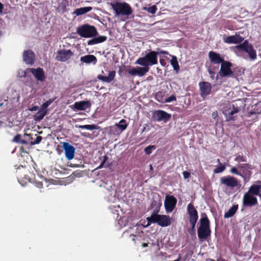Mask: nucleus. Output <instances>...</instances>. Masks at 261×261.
Instances as JSON below:
<instances>
[{"instance_id":"obj_1","label":"nucleus","mask_w":261,"mask_h":261,"mask_svg":"<svg viewBox=\"0 0 261 261\" xmlns=\"http://www.w3.org/2000/svg\"><path fill=\"white\" fill-rule=\"evenodd\" d=\"M146 219L147 223L145 226L146 227H148L151 223H157L162 227H166L172 223V218H170L169 216L158 215L155 211Z\"/></svg>"},{"instance_id":"obj_2","label":"nucleus","mask_w":261,"mask_h":261,"mask_svg":"<svg viewBox=\"0 0 261 261\" xmlns=\"http://www.w3.org/2000/svg\"><path fill=\"white\" fill-rule=\"evenodd\" d=\"M110 5L114 11L115 17L124 16L128 17L133 13L131 7L125 2L111 3Z\"/></svg>"},{"instance_id":"obj_3","label":"nucleus","mask_w":261,"mask_h":261,"mask_svg":"<svg viewBox=\"0 0 261 261\" xmlns=\"http://www.w3.org/2000/svg\"><path fill=\"white\" fill-rule=\"evenodd\" d=\"M159 52L150 51L145 56L139 58L135 64L146 67L149 70V66L158 64V55Z\"/></svg>"},{"instance_id":"obj_4","label":"nucleus","mask_w":261,"mask_h":261,"mask_svg":"<svg viewBox=\"0 0 261 261\" xmlns=\"http://www.w3.org/2000/svg\"><path fill=\"white\" fill-rule=\"evenodd\" d=\"M200 225L197 230L198 237L200 241L206 240L211 235L210 222L206 217L201 218Z\"/></svg>"},{"instance_id":"obj_5","label":"nucleus","mask_w":261,"mask_h":261,"mask_svg":"<svg viewBox=\"0 0 261 261\" xmlns=\"http://www.w3.org/2000/svg\"><path fill=\"white\" fill-rule=\"evenodd\" d=\"M77 34L82 37L90 38L95 36L97 32L94 27L88 24L83 25L77 29Z\"/></svg>"},{"instance_id":"obj_6","label":"nucleus","mask_w":261,"mask_h":261,"mask_svg":"<svg viewBox=\"0 0 261 261\" xmlns=\"http://www.w3.org/2000/svg\"><path fill=\"white\" fill-rule=\"evenodd\" d=\"M237 51L239 53L240 51H245L247 53L250 58L254 60L256 58V51L253 49L252 46L248 44L247 41H245L242 44L236 47Z\"/></svg>"},{"instance_id":"obj_7","label":"nucleus","mask_w":261,"mask_h":261,"mask_svg":"<svg viewBox=\"0 0 261 261\" xmlns=\"http://www.w3.org/2000/svg\"><path fill=\"white\" fill-rule=\"evenodd\" d=\"M171 115L163 110H155L152 113L153 119L157 122L164 121L166 122L171 118Z\"/></svg>"},{"instance_id":"obj_8","label":"nucleus","mask_w":261,"mask_h":261,"mask_svg":"<svg viewBox=\"0 0 261 261\" xmlns=\"http://www.w3.org/2000/svg\"><path fill=\"white\" fill-rule=\"evenodd\" d=\"M220 181L221 184L230 189L237 187L239 185V182L237 178L230 175L221 177Z\"/></svg>"},{"instance_id":"obj_9","label":"nucleus","mask_w":261,"mask_h":261,"mask_svg":"<svg viewBox=\"0 0 261 261\" xmlns=\"http://www.w3.org/2000/svg\"><path fill=\"white\" fill-rule=\"evenodd\" d=\"M73 53L69 49H62L57 51L55 59L60 62H65L69 60Z\"/></svg>"},{"instance_id":"obj_10","label":"nucleus","mask_w":261,"mask_h":261,"mask_svg":"<svg viewBox=\"0 0 261 261\" xmlns=\"http://www.w3.org/2000/svg\"><path fill=\"white\" fill-rule=\"evenodd\" d=\"M177 202L176 199L173 196L167 195L165 197L164 206L167 213L173 211Z\"/></svg>"},{"instance_id":"obj_11","label":"nucleus","mask_w":261,"mask_h":261,"mask_svg":"<svg viewBox=\"0 0 261 261\" xmlns=\"http://www.w3.org/2000/svg\"><path fill=\"white\" fill-rule=\"evenodd\" d=\"M257 203V200L256 197L248 193H245L243 198V204L246 206H252Z\"/></svg>"},{"instance_id":"obj_12","label":"nucleus","mask_w":261,"mask_h":261,"mask_svg":"<svg viewBox=\"0 0 261 261\" xmlns=\"http://www.w3.org/2000/svg\"><path fill=\"white\" fill-rule=\"evenodd\" d=\"M201 96L204 98L209 95L212 89L211 84L206 82H201L199 83Z\"/></svg>"},{"instance_id":"obj_13","label":"nucleus","mask_w":261,"mask_h":261,"mask_svg":"<svg viewBox=\"0 0 261 261\" xmlns=\"http://www.w3.org/2000/svg\"><path fill=\"white\" fill-rule=\"evenodd\" d=\"M63 148L66 159L68 160L73 159L74 156L75 148L68 143L63 142Z\"/></svg>"},{"instance_id":"obj_14","label":"nucleus","mask_w":261,"mask_h":261,"mask_svg":"<svg viewBox=\"0 0 261 261\" xmlns=\"http://www.w3.org/2000/svg\"><path fill=\"white\" fill-rule=\"evenodd\" d=\"M91 103L89 100L80 101L75 102L74 105L70 106L74 111H85L91 107Z\"/></svg>"},{"instance_id":"obj_15","label":"nucleus","mask_w":261,"mask_h":261,"mask_svg":"<svg viewBox=\"0 0 261 261\" xmlns=\"http://www.w3.org/2000/svg\"><path fill=\"white\" fill-rule=\"evenodd\" d=\"M148 72V69L144 66L133 67L128 70V73L130 75L133 76L138 75L140 77L144 76Z\"/></svg>"},{"instance_id":"obj_16","label":"nucleus","mask_w":261,"mask_h":261,"mask_svg":"<svg viewBox=\"0 0 261 261\" xmlns=\"http://www.w3.org/2000/svg\"><path fill=\"white\" fill-rule=\"evenodd\" d=\"M239 112L238 108L236 107L233 105L229 104L226 106L223 110V113L226 117H228L229 119L233 118V115Z\"/></svg>"},{"instance_id":"obj_17","label":"nucleus","mask_w":261,"mask_h":261,"mask_svg":"<svg viewBox=\"0 0 261 261\" xmlns=\"http://www.w3.org/2000/svg\"><path fill=\"white\" fill-rule=\"evenodd\" d=\"M27 71L32 72L35 78L39 81L43 82L45 80V75L43 70L41 68H28Z\"/></svg>"},{"instance_id":"obj_18","label":"nucleus","mask_w":261,"mask_h":261,"mask_svg":"<svg viewBox=\"0 0 261 261\" xmlns=\"http://www.w3.org/2000/svg\"><path fill=\"white\" fill-rule=\"evenodd\" d=\"M231 64L227 62H223L221 64L219 74L221 76H226L232 74V72L230 69Z\"/></svg>"},{"instance_id":"obj_19","label":"nucleus","mask_w":261,"mask_h":261,"mask_svg":"<svg viewBox=\"0 0 261 261\" xmlns=\"http://www.w3.org/2000/svg\"><path fill=\"white\" fill-rule=\"evenodd\" d=\"M244 38L240 36L239 34H236L235 35L224 37V42L227 44H237L242 42Z\"/></svg>"},{"instance_id":"obj_20","label":"nucleus","mask_w":261,"mask_h":261,"mask_svg":"<svg viewBox=\"0 0 261 261\" xmlns=\"http://www.w3.org/2000/svg\"><path fill=\"white\" fill-rule=\"evenodd\" d=\"M23 60L25 64L32 65L35 61V55L31 50L28 49L23 52Z\"/></svg>"},{"instance_id":"obj_21","label":"nucleus","mask_w":261,"mask_h":261,"mask_svg":"<svg viewBox=\"0 0 261 261\" xmlns=\"http://www.w3.org/2000/svg\"><path fill=\"white\" fill-rule=\"evenodd\" d=\"M208 57L211 61L214 64H219L222 63L224 62V60L222 58L219 54H217L213 51H211L208 53Z\"/></svg>"},{"instance_id":"obj_22","label":"nucleus","mask_w":261,"mask_h":261,"mask_svg":"<svg viewBox=\"0 0 261 261\" xmlns=\"http://www.w3.org/2000/svg\"><path fill=\"white\" fill-rule=\"evenodd\" d=\"M115 74V71H109L108 76L98 75L97 79L103 82L109 83L114 80Z\"/></svg>"},{"instance_id":"obj_23","label":"nucleus","mask_w":261,"mask_h":261,"mask_svg":"<svg viewBox=\"0 0 261 261\" xmlns=\"http://www.w3.org/2000/svg\"><path fill=\"white\" fill-rule=\"evenodd\" d=\"M81 61L86 64L92 63L93 65H95L97 62V59L94 55H88L82 57L81 58Z\"/></svg>"},{"instance_id":"obj_24","label":"nucleus","mask_w":261,"mask_h":261,"mask_svg":"<svg viewBox=\"0 0 261 261\" xmlns=\"http://www.w3.org/2000/svg\"><path fill=\"white\" fill-rule=\"evenodd\" d=\"M188 213L190 216V219H198V213L193 205L189 203L187 206Z\"/></svg>"},{"instance_id":"obj_25","label":"nucleus","mask_w":261,"mask_h":261,"mask_svg":"<svg viewBox=\"0 0 261 261\" xmlns=\"http://www.w3.org/2000/svg\"><path fill=\"white\" fill-rule=\"evenodd\" d=\"M107 37L103 36H100L94 38L89 40L87 42L89 45H92L98 43H102L107 40Z\"/></svg>"},{"instance_id":"obj_26","label":"nucleus","mask_w":261,"mask_h":261,"mask_svg":"<svg viewBox=\"0 0 261 261\" xmlns=\"http://www.w3.org/2000/svg\"><path fill=\"white\" fill-rule=\"evenodd\" d=\"M92 9V8L91 7H82L75 9L73 14H75L76 16H79L91 11Z\"/></svg>"},{"instance_id":"obj_27","label":"nucleus","mask_w":261,"mask_h":261,"mask_svg":"<svg viewBox=\"0 0 261 261\" xmlns=\"http://www.w3.org/2000/svg\"><path fill=\"white\" fill-rule=\"evenodd\" d=\"M127 127V124L126 121L124 119H121L118 123H116L114 126H112V128L115 129L119 128L120 132H122L125 130Z\"/></svg>"},{"instance_id":"obj_28","label":"nucleus","mask_w":261,"mask_h":261,"mask_svg":"<svg viewBox=\"0 0 261 261\" xmlns=\"http://www.w3.org/2000/svg\"><path fill=\"white\" fill-rule=\"evenodd\" d=\"M238 208V205H234L232 207L230 208L228 212H227L225 215L224 217L225 218H229L232 217L234 214L236 213L237 210Z\"/></svg>"},{"instance_id":"obj_29","label":"nucleus","mask_w":261,"mask_h":261,"mask_svg":"<svg viewBox=\"0 0 261 261\" xmlns=\"http://www.w3.org/2000/svg\"><path fill=\"white\" fill-rule=\"evenodd\" d=\"M260 189V186L257 185H253L249 188L247 193H249L250 194H252L253 196L257 195L259 193Z\"/></svg>"},{"instance_id":"obj_30","label":"nucleus","mask_w":261,"mask_h":261,"mask_svg":"<svg viewBox=\"0 0 261 261\" xmlns=\"http://www.w3.org/2000/svg\"><path fill=\"white\" fill-rule=\"evenodd\" d=\"M47 111L43 110L40 109L39 111L35 115L34 119L36 121L41 120L46 114Z\"/></svg>"},{"instance_id":"obj_31","label":"nucleus","mask_w":261,"mask_h":261,"mask_svg":"<svg viewBox=\"0 0 261 261\" xmlns=\"http://www.w3.org/2000/svg\"><path fill=\"white\" fill-rule=\"evenodd\" d=\"M171 60V64L174 70L178 71L179 69V66L178 64L177 58L175 56H172Z\"/></svg>"},{"instance_id":"obj_32","label":"nucleus","mask_w":261,"mask_h":261,"mask_svg":"<svg viewBox=\"0 0 261 261\" xmlns=\"http://www.w3.org/2000/svg\"><path fill=\"white\" fill-rule=\"evenodd\" d=\"M76 127L82 128V129H87V130H92L93 129H96L97 128V126L94 124L76 125Z\"/></svg>"},{"instance_id":"obj_33","label":"nucleus","mask_w":261,"mask_h":261,"mask_svg":"<svg viewBox=\"0 0 261 261\" xmlns=\"http://www.w3.org/2000/svg\"><path fill=\"white\" fill-rule=\"evenodd\" d=\"M143 10L147 11L150 14H154L156 11L157 8L155 5H153L149 7H143Z\"/></svg>"},{"instance_id":"obj_34","label":"nucleus","mask_w":261,"mask_h":261,"mask_svg":"<svg viewBox=\"0 0 261 261\" xmlns=\"http://www.w3.org/2000/svg\"><path fill=\"white\" fill-rule=\"evenodd\" d=\"M54 100L55 99H49L42 105L40 109L46 111L47 108L54 101Z\"/></svg>"},{"instance_id":"obj_35","label":"nucleus","mask_w":261,"mask_h":261,"mask_svg":"<svg viewBox=\"0 0 261 261\" xmlns=\"http://www.w3.org/2000/svg\"><path fill=\"white\" fill-rule=\"evenodd\" d=\"M225 169V166L224 165L220 164L214 170V173H219L223 172Z\"/></svg>"},{"instance_id":"obj_36","label":"nucleus","mask_w":261,"mask_h":261,"mask_svg":"<svg viewBox=\"0 0 261 261\" xmlns=\"http://www.w3.org/2000/svg\"><path fill=\"white\" fill-rule=\"evenodd\" d=\"M156 147L154 145H149L144 149V152L147 154H150L152 152V150L155 149Z\"/></svg>"},{"instance_id":"obj_37","label":"nucleus","mask_w":261,"mask_h":261,"mask_svg":"<svg viewBox=\"0 0 261 261\" xmlns=\"http://www.w3.org/2000/svg\"><path fill=\"white\" fill-rule=\"evenodd\" d=\"M197 220L198 219H190V224L191 225L192 229H193V233H195V227L197 223Z\"/></svg>"},{"instance_id":"obj_38","label":"nucleus","mask_w":261,"mask_h":261,"mask_svg":"<svg viewBox=\"0 0 261 261\" xmlns=\"http://www.w3.org/2000/svg\"><path fill=\"white\" fill-rule=\"evenodd\" d=\"M42 140V137L41 136H37L36 140L34 141H32L31 142V145H34L35 144H37L40 143V142Z\"/></svg>"},{"instance_id":"obj_39","label":"nucleus","mask_w":261,"mask_h":261,"mask_svg":"<svg viewBox=\"0 0 261 261\" xmlns=\"http://www.w3.org/2000/svg\"><path fill=\"white\" fill-rule=\"evenodd\" d=\"M234 160L236 162H238L239 163H240V162H246V158H244V156H241V155H239V156H237L235 158Z\"/></svg>"},{"instance_id":"obj_40","label":"nucleus","mask_w":261,"mask_h":261,"mask_svg":"<svg viewBox=\"0 0 261 261\" xmlns=\"http://www.w3.org/2000/svg\"><path fill=\"white\" fill-rule=\"evenodd\" d=\"M175 100H176V97L174 95H172L170 96V97L166 98L165 102H170L172 101H175Z\"/></svg>"},{"instance_id":"obj_41","label":"nucleus","mask_w":261,"mask_h":261,"mask_svg":"<svg viewBox=\"0 0 261 261\" xmlns=\"http://www.w3.org/2000/svg\"><path fill=\"white\" fill-rule=\"evenodd\" d=\"M230 173L236 174V175H241V174L238 171V170L236 167L231 168L230 170Z\"/></svg>"},{"instance_id":"obj_42","label":"nucleus","mask_w":261,"mask_h":261,"mask_svg":"<svg viewBox=\"0 0 261 261\" xmlns=\"http://www.w3.org/2000/svg\"><path fill=\"white\" fill-rule=\"evenodd\" d=\"M21 136L20 135H17L13 138V141L16 143H20Z\"/></svg>"},{"instance_id":"obj_43","label":"nucleus","mask_w":261,"mask_h":261,"mask_svg":"<svg viewBox=\"0 0 261 261\" xmlns=\"http://www.w3.org/2000/svg\"><path fill=\"white\" fill-rule=\"evenodd\" d=\"M183 176L185 179H187L190 177V174L188 171H184L182 172Z\"/></svg>"},{"instance_id":"obj_44","label":"nucleus","mask_w":261,"mask_h":261,"mask_svg":"<svg viewBox=\"0 0 261 261\" xmlns=\"http://www.w3.org/2000/svg\"><path fill=\"white\" fill-rule=\"evenodd\" d=\"M18 75L20 77H25L26 76V72L23 70H21L19 71Z\"/></svg>"},{"instance_id":"obj_45","label":"nucleus","mask_w":261,"mask_h":261,"mask_svg":"<svg viewBox=\"0 0 261 261\" xmlns=\"http://www.w3.org/2000/svg\"><path fill=\"white\" fill-rule=\"evenodd\" d=\"M208 72L211 75V77L214 79V77L213 75L215 74V72L210 69H208Z\"/></svg>"},{"instance_id":"obj_46","label":"nucleus","mask_w":261,"mask_h":261,"mask_svg":"<svg viewBox=\"0 0 261 261\" xmlns=\"http://www.w3.org/2000/svg\"><path fill=\"white\" fill-rule=\"evenodd\" d=\"M38 109V107L37 106H34V107H33L32 108H30L29 109V110L31 111H35L37 110Z\"/></svg>"},{"instance_id":"obj_47","label":"nucleus","mask_w":261,"mask_h":261,"mask_svg":"<svg viewBox=\"0 0 261 261\" xmlns=\"http://www.w3.org/2000/svg\"><path fill=\"white\" fill-rule=\"evenodd\" d=\"M3 9L4 6L1 3H0V14H2L3 13Z\"/></svg>"},{"instance_id":"obj_48","label":"nucleus","mask_w":261,"mask_h":261,"mask_svg":"<svg viewBox=\"0 0 261 261\" xmlns=\"http://www.w3.org/2000/svg\"><path fill=\"white\" fill-rule=\"evenodd\" d=\"M20 143L22 144H27L28 142L25 140H21Z\"/></svg>"},{"instance_id":"obj_49","label":"nucleus","mask_w":261,"mask_h":261,"mask_svg":"<svg viewBox=\"0 0 261 261\" xmlns=\"http://www.w3.org/2000/svg\"><path fill=\"white\" fill-rule=\"evenodd\" d=\"M217 112H214L212 114V116L214 117V118H216L217 117Z\"/></svg>"},{"instance_id":"obj_50","label":"nucleus","mask_w":261,"mask_h":261,"mask_svg":"<svg viewBox=\"0 0 261 261\" xmlns=\"http://www.w3.org/2000/svg\"><path fill=\"white\" fill-rule=\"evenodd\" d=\"M36 186L39 188H41L42 187V184L41 182H38Z\"/></svg>"},{"instance_id":"obj_51","label":"nucleus","mask_w":261,"mask_h":261,"mask_svg":"<svg viewBox=\"0 0 261 261\" xmlns=\"http://www.w3.org/2000/svg\"><path fill=\"white\" fill-rule=\"evenodd\" d=\"M142 246L143 248H145L148 246V243H143L142 244Z\"/></svg>"},{"instance_id":"obj_52","label":"nucleus","mask_w":261,"mask_h":261,"mask_svg":"<svg viewBox=\"0 0 261 261\" xmlns=\"http://www.w3.org/2000/svg\"><path fill=\"white\" fill-rule=\"evenodd\" d=\"M159 53H160V54H166V55L169 54H168V51H160Z\"/></svg>"},{"instance_id":"obj_53","label":"nucleus","mask_w":261,"mask_h":261,"mask_svg":"<svg viewBox=\"0 0 261 261\" xmlns=\"http://www.w3.org/2000/svg\"><path fill=\"white\" fill-rule=\"evenodd\" d=\"M62 5L63 6L62 9L63 10V11H65L66 9V4L62 3Z\"/></svg>"},{"instance_id":"obj_54","label":"nucleus","mask_w":261,"mask_h":261,"mask_svg":"<svg viewBox=\"0 0 261 261\" xmlns=\"http://www.w3.org/2000/svg\"><path fill=\"white\" fill-rule=\"evenodd\" d=\"M130 236L133 237L132 240L134 242L135 241V236L134 235H130Z\"/></svg>"},{"instance_id":"obj_55","label":"nucleus","mask_w":261,"mask_h":261,"mask_svg":"<svg viewBox=\"0 0 261 261\" xmlns=\"http://www.w3.org/2000/svg\"><path fill=\"white\" fill-rule=\"evenodd\" d=\"M192 232H193V229H192L191 228V229L190 230V233L191 234H192Z\"/></svg>"},{"instance_id":"obj_56","label":"nucleus","mask_w":261,"mask_h":261,"mask_svg":"<svg viewBox=\"0 0 261 261\" xmlns=\"http://www.w3.org/2000/svg\"><path fill=\"white\" fill-rule=\"evenodd\" d=\"M217 162L219 163V164L220 165L221 164L220 162V160L219 159H217Z\"/></svg>"},{"instance_id":"obj_57","label":"nucleus","mask_w":261,"mask_h":261,"mask_svg":"<svg viewBox=\"0 0 261 261\" xmlns=\"http://www.w3.org/2000/svg\"><path fill=\"white\" fill-rule=\"evenodd\" d=\"M24 137H29V135H28V134H24Z\"/></svg>"},{"instance_id":"obj_58","label":"nucleus","mask_w":261,"mask_h":261,"mask_svg":"<svg viewBox=\"0 0 261 261\" xmlns=\"http://www.w3.org/2000/svg\"><path fill=\"white\" fill-rule=\"evenodd\" d=\"M103 164V162H102V164L99 166V168H101V167L102 166Z\"/></svg>"},{"instance_id":"obj_59","label":"nucleus","mask_w":261,"mask_h":261,"mask_svg":"<svg viewBox=\"0 0 261 261\" xmlns=\"http://www.w3.org/2000/svg\"><path fill=\"white\" fill-rule=\"evenodd\" d=\"M150 169H151V170L152 169V166L151 165H150Z\"/></svg>"},{"instance_id":"obj_60","label":"nucleus","mask_w":261,"mask_h":261,"mask_svg":"<svg viewBox=\"0 0 261 261\" xmlns=\"http://www.w3.org/2000/svg\"><path fill=\"white\" fill-rule=\"evenodd\" d=\"M174 261H179V259H175Z\"/></svg>"},{"instance_id":"obj_61","label":"nucleus","mask_w":261,"mask_h":261,"mask_svg":"<svg viewBox=\"0 0 261 261\" xmlns=\"http://www.w3.org/2000/svg\"><path fill=\"white\" fill-rule=\"evenodd\" d=\"M210 261H214V260H212V259H210Z\"/></svg>"}]
</instances>
